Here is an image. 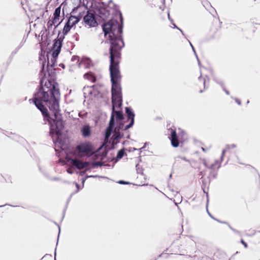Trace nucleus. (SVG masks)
Here are the masks:
<instances>
[{"instance_id": "1", "label": "nucleus", "mask_w": 260, "mask_h": 260, "mask_svg": "<svg viewBox=\"0 0 260 260\" xmlns=\"http://www.w3.org/2000/svg\"><path fill=\"white\" fill-rule=\"evenodd\" d=\"M44 64L43 63L40 75L38 90L34 94L32 101L36 107L41 112L44 120L49 125V135L55 144L57 152V144L62 145L60 138L63 128L62 116L59 110L60 94L58 84L55 81L56 77L54 67L47 66V74L44 73Z\"/></svg>"}, {"instance_id": "2", "label": "nucleus", "mask_w": 260, "mask_h": 260, "mask_svg": "<svg viewBox=\"0 0 260 260\" xmlns=\"http://www.w3.org/2000/svg\"><path fill=\"white\" fill-rule=\"evenodd\" d=\"M120 23L117 20L111 19L102 25L103 31L105 36L108 35L110 47L113 50H121L124 43L122 38L123 29V17L122 13L119 12Z\"/></svg>"}, {"instance_id": "3", "label": "nucleus", "mask_w": 260, "mask_h": 260, "mask_svg": "<svg viewBox=\"0 0 260 260\" xmlns=\"http://www.w3.org/2000/svg\"><path fill=\"white\" fill-rule=\"evenodd\" d=\"M112 47L110 51V65L109 67L112 87L121 86L119 83L120 78L118 59L121 55V50H113Z\"/></svg>"}, {"instance_id": "4", "label": "nucleus", "mask_w": 260, "mask_h": 260, "mask_svg": "<svg viewBox=\"0 0 260 260\" xmlns=\"http://www.w3.org/2000/svg\"><path fill=\"white\" fill-rule=\"evenodd\" d=\"M66 160L67 163L71 165L72 167H75L79 170H81L83 169L84 168H87L86 170H89L92 169H94L96 167H101L104 165V162L101 161L90 164L88 162H84L77 158H72L68 156L66 157Z\"/></svg>"}, {"instance_id": "5", "label": "nucleus", "mask_w": 260, "mask_h": 260, "mask_svg": "<svg viewBox=\"0 0 260 260\" xmlns=\"http://www.w3.org/2000/svg\"><path fill=\"white\" fill-rule=\"evenodd\" d=\"M236 147V145L234 144H232L231 145H226L225 146V148L222 150L221 155L220 156V160H215V162L213 164L211 165H209L206 160H203V164L207 168L211 170L209 177L210 178L212 177L213 178H216L217 176V172L215 171V168L218 170L221 166V163L223 161V157L224 156L225 153L229 149L235 148Z\"/></svg>"}, {"instance_id": "6", "label": "nucleus", "mask_w": 260, "mask_h": 260, "mask_svg": "<svg viewBox=\"0 0 260 260\" xmlns=\"http://www.w3.org/2000/svg\"><path fill=\"white\" fill-rule=\"evenodd\" d=\"M115 119L116 120L117 122L121 121L124 119V115L122 111H116L115 110V108H112V113L109 125L105 132V139H108L113 131L115 126Z\"/></svg>"}, {"instance_id": "7", "label": "nucleus", "mask_w": 260, "mask_h": 260, "mask_svg": "<svg viewBox=\"0 0 260 260\" xmlns=\"http://www.w3.org/2000/svg\"><path fill=\"white\" fill-rule=\"evenodd\" d=\"M112 108H120L122 105L121 86L112 87Z\"/></svg>"}, {"instance_id": "8", "label": "nucleus", "mask_w": 260, "mask_h": 260, "mask_svg": "<svg viewBox=\"0 0 260 260\" xmlns=\"http://www.w3.org/2000/svg\"><path fill=\"white\" fill-rule=\"evenodd\" d=\"M83 22L85 26H87L89 28L96 27L98 25L94 13L90 11H87L83 17Z\"/></svg>"}, {"instance_id": "9", "label": "nucleus", "mask_w": 260, "mask_h": 260, "mask_svg": "<svg viewBox=\"0 0 260 260\" xmlns=\"http://www.w3.org/2000/svg\"><path fill=\"white\" fill-rule=\"evenodd\" d=\"M92 147L90 143H85L79 144L76 146V151L79 157H82L84 154L91 153Z\"/></svg>"}, {"instance_id": "10", "label": "nucleus", "mask_w": 260, "mask_h": 260, "mask_svg": "<svg viewBox=\"0 0 260 260\" xmlns=\"http://www.w3.org/2000/svg\"><path fill=\"white\" fill-rule=\"evenodd\" d=\"M125 111L127 117L126 121H129V124L125 125L124 128V130H127L133 126L135 122V114L131 107H126L125 108Z\"/></svg>"}, {"instance_id": "11", "label": "nucleus", "mask_w": 260, "mask_h": 260, "mask_svg": "<svg viewBox=\"0 0 260 260\" xmlns=\"http://www.w3.org/2000/svg\"><path fill=\"white\" fill-rule=\"evenodd\" d=\"M64 39V37H60L57 40H55L54 41V43L53 45V51L52 53V55L54 57H58V54L60 52V50L62 47V42L63 39Z\"/></svg>"}, {"instance_id": "12", "label": "nucleus", "mask_w": 260, "mask_h": 260, "mask_svg": "<svg viewBox=\"0 0 260 260\" xmlns=\"http://www.w3.org/2000/svg\"><path fill=\"white\" fill-rule=\"evenodd\" d=\"M170 139L171 140V144L174 147H177L179 146V141L178 139L177 134L175 130L172 129Z\"/></svg>"}, {"instance_id": "13", "label": "nucleus", "mask_w": 260, "mask_h": 260, "mask_svg": "<svg viewBox=\"0 0 260 260\" xmlns=\"http://www.w3.org/2000/svg\"><path fill=\"white\" fill-rule=\"evenodd\" d=\"M206 78H207V79L205 77H202V74L198 78L199 81L203 84L204 88V90L201 89L200 90V93L203 92L205 90V89L208 88V85L207 86L206 85V83H207V82H209V78L207 76H206Z\"/></svg>"}, {"instance_id": "14", "label": "nucleus", "mask_w": 260, "mask_h": 260, "mask_svg": "<svg viewBox=\"0 0 260 260\" xmlns=\"http://www.w3.org/2000/svg\"><path fill=\"white\" fill-rule=\"evenodd\" d=\"M81 132L84 137H88L91 134L90 128L88 125H84L81 128Z\"/></svg>"}, {"instance_id": "15", "label": "nucleus", "mask_w": 260, "mask_h": 260, "mask_svg": "<svg viewBox=\"0 0 260 260\" xmlns=\"http://www.w3.org/2000/svg\"><path fill=\"white\" fill-rule=\"evenodd\" d=\"M84 77L85 79L91 81L92 83L95 82L96 80L95 75L91 72L86 73L84 75Z\"/></svg>"}, {"instance_id": "16", "label": "nucleus", "mask_w": 260, "mask_h": 260, "mask_svg": "<svg viewBox=\"0 0 260 260\" xmlns=\"http://www.w3.org/2000/svg\"><path fill=\"white\" fill-rule=\"evenodd\" d=\"M100 17L103 19L108 17L110 15V12L106 8H101L99 10V12Z\"/></svg>"}, {"instance_id": "17", "label": "nucleus", "mask_w": 260, "mask_h": 260, "mask_svg": "<svg viewBox=\"0 0 260 260\" xmlns=\"http://www.w3.org/2000/svg\"><path fill=\"white\" fill-rule=\"evenodd\" d=\"M114 132V134L112 136L113 141L114 143L116 141V143H117L118 141L123 137V135H122L119 131H115L114 130L112 132Z\"/></svg>"}, {"instance_id": "18", "label": "nucleus", "mask_w": 260, "mask_h": 260, "mask_svg": "<svg viewBox=\"0 0 260 260\" xmlns=\"http://www.w3.org/2000/svg\"><path fill=\"white\" fill-rule=\"evenodd\" d=\"M91 64V61L89 58L83 59L79 64V66H84L86 68H89Z\"/></svg>"}, {"instance_id": "19", "label": "nucleus", "mask_w": 260, "mask_h": 260, "mask_svg": "<svg viewBox=\"0 0 260 260\" xmlns=\"http://www.w3.org/2000/svg\"><path fill=\"white\" fill-rule=\"evenodd\" d=\"M72 27V25L71 24H70V21H68L66 23L63 28L62 33L63 35H67L70 31Z\"/></svg>"}, {"instance_id": "20", "label": "nucleus", "mask_w": 260, "mask_h": 260, "mask_svg": "<svg viewBox=\"0 0 260 260\" xmlns=\"http://www.w3.org/2000/svg\"><path fill=\"white\" fill-rule=\"evenodd\" d=\"M80 20V18L79 17L71 16L68 19V21H70V24H71L72 26L77 24Z\"/></svg>"}, {"instance_id": "21", "label": "nucleus", "mask_w": 260, "mask_h": 260, "mask_svg": "<svg viewBox=\"0 0 260 260\" xmlns=\"http://www.w3.org/2000/svg\"><path fill=\"white\" fill-rule=\"evenodd\" d=\"M125 126H124V123H122L121 122V121L117 122V125H115V126H114L113 131L114 130L115 131H119V132H120V130H124V131H125L124 129Z\"/></svg>"}, {"instance_id": "22", "label": "nucleus", "mask_w": 260, "mask_h": 260, "mask_svg": "<svg viewBox=\"0 0 260 260\" xmlns=\"http://www.w3.org/2000/svg\"><path fill=\"white\" fill-rule=\"evenodd\" d=\"M57 57H54L52 55V58L50 59V60H49L48 58L47 66H49L52 67H54L56 62Z\"/></svg>"}, {"instance_id": "23", "label": "nucleus", "mask_w": 260, "mask_h": 260, "mask_svg": "<svg viewBox=\"0 0 260 260\" xmlns=\"http://www.w3.org/2000/svg\"><path fill=\"white\" fill-rule=\"evenodd\" d=\"M24 42H25V41H22L20 42L19 45L12 52V53L11 55V56L13 57L14 55H15L17 53V52L19 51V50L23 46Z\"/></svg>"}, {"instance_id": "24", "label": "nucleus", "mask_w": 260, "mask_h": 260, "mask_svg": "<svg viewBox=\"0 0 260 260\" xmlns=\"http://www.w3.org/2000/svg\"><path fill=\"white\" fill-rule=\"evenodd\" d=\"M60 11H61V7L60 6L56 8L55 9L54 12L53 13V17H55V18H59L60 17Z\"/></svg>"}, {"instance_id": "25", "label": "nucleus", "mask_w": 260, "mask_h": 260, "mask_svg": "<svg viewBox=\"0 0 260 260\" xmlns=\"http://www.w3.org/2000/svg\"><path fill=\"white\" fill-rule=\"evenodd\" d=\"M124 154H125V152H124V149L123 148V149H121L118 151L117 156H116V158L117 159H120L123 157Z\"/></svg>"}, {"instance_id": "26", "label": "nucleus", "mask_w": 260, "mask_h": 260, "mask_svg": "<svg viewBox=\"0 0 260 260\" xmlns=\"http://www.w3.org/2000/svg\"><path fill=\"white\" fill-rule=\"evenodd\" d=\"M213 80L217 84L220 85L222 87L224 86V82L221 79L218 78L217 77H214Z\"/></svg>"}, {"instance_id": "27", "label": "nucleus", "mask_w": 260, "mask_h": 260, "mask_svg": "<svg viewBox=\"0 0 260 260\" xmlns=\"http://www.w3.org/2000/svg\"><path fill=\"white\" fill-rule=\"evenodd\" d=\"M136 168L138 174H143V169L138 164L136 165Z\"/></svg>"}, {"instance_id": "28", "label": "nucleus", "mask_w": 260, "mask_h": 260, "mask_svg": "<svg viewBox=\"0 0 260 260\" xmlns=\"http://www.w3.org/2000/svg\"><path fill=\"white\" fill-rule=\"evenodd\" d=\"M96 177H101V178H106V177H104V176H98V175H90V176H87L86 178H84L82 180V183L83 184H84L85 181V180L86 178H96Z\"/></svg>"}, {"instance_id": "29", "label": "nucleus", "mask_w": 260, "mask_h": 260, "mask_svg": "<svg viewBox=\"0 0 260 260\" xmlns=\"http://www.w3.org/2000/svg\"><path fill=\"white\" fill-rule=\"evenodd\" d=\"M188 42L189 43V44H190V46L191 47V48H192V50H193V51L194 52V54H195V55H196V56L197 57V59L198 61V64H199V66H200V61L199 59V58L198 57V55H197V54L196 53V50L194 49V48L193 46V45H192V44L191 43V42L189 41H188Z\"/></svg>"}, {"instance_id": "30", "label": "nucleus", "mask_w": 260, "mask_h": 260, "mask_svg": "<svg viewBox=\"0 0 260 260\" xmlns=\"http://www.w3.org/2000/svg\"><path fill=\"white\" fill-rule=\"evenodd\" d=\"M53 25H54V22H52L51 20L48 21V22H47V29L49 31H50Z\"/></svg>"}, {"instance_id": "31", "label": "nucleus", "mask_w": 260, "mask_h": 260, "mask_svg": "<svg viewBox=\"0 0 260 260\" xmlns=\"http://www.w3.org/2000/svg\"><path fill=\"white\" fill-rule=\"evenodd\" d=\"M59 18H55V17H53V20H51L52 22H54V29H55L59 24V23L57 25H55V24L59 21Z\"/></svg>"}, {"instance_id": "32", "label": "nucleus", "mask_w": 260, "mask_h": 260, "mask_svg": "<svg viewBox=\"0 0 260 260\" xmlns=\"http://www.w3.org/2000/svg\"><path fill=\"white\" fill-rule=\"evenodd\" d=\"M180 160H184L186 162H189V160H187L185 157L178 156L176 158V161H180Z\"/></svg>"}, {"instance_id": "33", "label": "nucleus", "mask_w": 260, "mask_h": 260, "mask_svg": "<svg viewBox=\"0 0 260 260\" xmlns=\"http://www.w3.org/2000/svg\"><path fill=\"white\" fill-rule=\"evenodd\" d=\"M172 24H173V27L174 28H177V29H178V30H179L181 31V34H182V35H183L184 36H185V35H184V34L183 31H182V30L181 29H180V28L178 27L177 26V25H176L174 23H172Z\"/></svg>"}, {"instance_id": "34", "label": "nucleus", "mask_w": 260, "mask_h": 260, "mask_svg": "<svg viewBox=\"0 0 260 260\" xmlns=\"http://www.w3.org/2000/svg\"><path fill=\"white\" fill-rule=\"evenodd\" d=\"M118 183L120 184H130L131 183L129 182L125 181L123 180H119Z\"/></svg>"}, {"instance_id": "35", "label": "nucleus", "mask_w": 260, "mask_h": 260, "mask_svg": "<svg viewBox=\"0 0 260 260\" xmlns=\"http://www.w3.org/2000/svg\"><path fill=\"white\" fill-rule=\"evenodd\" d=\"M67 171L68 173L69 174H73V169L71 168H69L67 170Z\"/></svg>"}, {"instance_id": "36", "label": "nucleus", "mask_w": 260, "mask_h": 260, "mask_svg": "<svg viewBox=\"0 0 260 260\" xmlns=\"http://www.w3.org/2000/svg\"><path fill=\"white\" fill-rule=\"evenodd\" d=\"M241 243L244 245L245 248H247L248 245L242 239L241 240Z\"/></svg>"}, {"instance_id": "37", "label": "nucleus", "mask_w": 260, "mask_h": 260, "mask_svg": "<svg viewBox=\"0 0 260 260\" xmlns=\"http://www.w3.org/2000/svg\"><path fill=\"white\" fill-rule=\"evenodd\" d=\"M235 102L239 105H241V101L239 99H237V98H235Z\"/></svg>"}, {"instance_id": "38", "label": "nucleus", "mask_w": 260, "mask_h": 260, "mask_svg": "<svg viewBox=\"0 0 260 260\" xmlns=\"http://www.w3.org/2000/svg\"><path fill=\"white\" fill-rule=\"evenodd\" d=\"M229 227H230V229H231L233 232H234L235 233H237V234H239V233H240L239 231H238L237 230H235V229H233V228L232 227H231V226H230V225H229Z\"/></svg>"}, {"instance_id": "39", "label": "nucleus", "mask_w": 260, "mask_h": 260, "mask_svg": "<svg viewBox=\"0 0 260 260\" xmlns=\"http://www.w3.org/2000/svg\"><path fill=\"white\" fill-rule=\"evenodd\" d=\"M229 227H230V229H231L233 232H234L235 233H237V234H239V233H240L239 231H238L237 230H235V229H233V228L232 227H231V226H230V225H229Z\"/></svg>"}, {"instance_id": "40", "label": "nucleus", "mask_w": 260, "mask_h": 260, "mask_svg": "<svg viewBox=\"0 0 260 260\" xmlns=\"http://www.w3.org/2000/svg\"><path fill=\"white\" fill-rule=\"evenodd\" d=\"M222 88L223 91L225 92V93L228 95H229V94H230L229 91L228 90H227L226 89H225V88H224V86Z\"/></svg>"}, {"instance_id": "41", "label": "nucleus", "mask_w": 260, "mask_h": 260, "mask_svg": "<svg viewBox=\"0 0 260 260\" xmlns=\"http://www.w3.org/2000/svg\"><path fill=\"white\" fill-rule=\"evenodd\" d=\"M91 87H92L93 88L94 90H96L97 91H98V85H93L91 86Z\"/></svg>"}, {"instance_id": "42", "label": "nucleus", "mask_w": 260, "mask_h": 260, "mask_svg": "<svg viewBox=\"0 0 260 260\" xmlns=\"http://www.w3.org/2000/svg\"><path fill=\"white\" fill-rule=\"evenodd\" d=\"M75 185H76V186L77 189V191H76V192H78L79 189V185L77 183H76V182H75Z\"/></svg>"}, {"instance_id": "43", "label": "nucleus", "mask_w": 260, "mask_h": 260, "mask_svg": "<svg viewBox=\"0 0 260 260\" xmlns=\"http://www.w3.org/2000/svg\"><path fill=\"white\" fill-rule=\"evenodd\" d=\"M146 145H147V143H145L144 144V146H143V147H142V148H140V149H139V150H140V152H142V149H144L145 148V147H146Z\"/></svg>"}, {"instance_id": "44", "label": "nucleus", "mask_w": 260, "mask_h": 260, "mask_svg": "<svg viewBox=\"0 0 260 260\" xmlns=\"http://www.w3.org/2000/svg\"><path fill=\"white\" fill-rule=\"evenodd\" d=\"M84 169H85V170L84 171H83V172H81V175H82H82H83L84 174V173H85L86 171H88V170H86L87 168H84Z\"/></svg>"}, {"instance_id": "45", "label": "nucleus", "mask_w": 260, "mask_h": 260, "mask_svg": "<svg viewBox=\"0 0 260 260\" xmlns=\"http://www.w3.org/2000/svg\"><path fill=\"white\" fill-rule=\"evenodd\" d=\"M79 117H82V118H83V114H82L81 112H79Z\"/></svg>"}, {"instance_id": "46", "label": "nucleus", "mask_w": 260, "mask_h": 260, "mask_svg": "<svg viewBox=\"0 0 260 260\" xmlns=\"http://www.w3.org/2000/svg\"><path fill=\"white\" fill-rule=\"evenodd\" d=\"M168 18H169V19L171 22H173V20H172V19H171V18H170V14H169V13H168Z\"/></svg>"}, {"instance_id": "47", "label": "nucleus", "mask_w": 260, "mask_h": 260, "mask_svg": "<svg viewBox=\"0 0 260 260\" xmlns=\"http://www.w3.org/2000/svg\"><path fill=\"white\" fill-rule=\"evenodd\" d=\"M208 213L212 218L215 219V218L212 216V214H211L208 211Z\"/></svg>"}, {"instance_id": "48", "label": "nucleus", "mask_w": 260, "mask_h": 260, "mask_svg": "<svg viewBox=\"0 0 260 260\" xmlns=\"http://www.w3.org/2000/svg\"><path fill=\"white\" fill-rule=\"evenodd\" d=\"M56 249H55V252H54V260H56Z\"/></svg>"}, {"instance_id": "49", "label": "nucleus", "mask_w": 260, "mask_h": 260, "mask_svg": "<svg viewBox=\"0 0 260 260\" xmlns=\"http://www.w3.org/2000/svg\"><path fill=\"white\" fill-rule=\"evenodd\" d=\"M200 175H202V176H204L205 174H203V172H200Z\"/></svg>"}, {"instance_id": "50", "label": "nucleus", "mask_w": 260, "mask_h": 260, "mask_svg": "<svg viewBox=\"0 0 260 260\" xmlns=\"http://www.w3.org/2000/svg\"><path fill=\"white\" fill-rule=\"evenodd\" d=\"M59 66H60V67H62V68H64V64H60L59 65Z\"/></svg>"}, {"instance_id": "51", "label": "nucleus", "mask_w": 260, "mask_h": 260, "mask_svg": "<svg viewBox=\"0 0 260 260\" xmlns=\"http://www.w3.org/2000/svg\"><path fill=\"white\" fill-rule=\"evenodd\" d=\"M6 205H9V204H5L4 205H1V206H0V207H4V206H6Z\"/></svg>"}, {"instance_id": "52", "label": "nucleus", "mask_w": 260, "mask_h": 260, "mask_svg": "<svg viewBox=\"0 0 260 260\" xmlns=\"http://www.w3.org/2000/svg\"><path fill=\"white\" fill-rule=\"evenodd\" d=\"M58 228H59V234H58V235H59L60 229L59 227H58ZM58 237H59V236H58Z\"/></svg>"}, {"instance_id": "53", "label": "nucleus", "mask_w": 260, "mask_h": 260, "mask_svg": "<svg viewBox=\"0 0 260 260\" xmlns=\"http://www.w3.org/2000/svg\"><path fill=\"white\" fill-rule=\"evenodd\" d=\"M129 137H130V136L128 135L126 137V138H127V139H129Z\"/></svg>"}, {"instance_id": "54", "label": "nucleus", "mask_w": 260, "mask_h": 260, "mask_svg": "<svg viewBox=\"0 0 260 260\" xmlns=\"http://www.w3.org/2000/svg\"><path fill=\"white\" fill-rule=\"evenodd\" d=\"M217 221L221 222V221H219V220H217ZM221 223H225L224 222H221Z\"/></svg>"}, {"instance_id": "55", "label": "nucleus", "mask_w": 260, "mask_h": 260, "mask_svg": "<svg viewBox=\"0 0 260 260\" xmlns=\"http://www.w3.org/2000/svg\"><path fill=\"white\" fill-rule=\"evenodd\" d=\"M202 149L203 150V151H205V149L203 147L202 148Z\"/></svg>"}, {"instance_id": "56", "label": "nucleus", "mask_w": 260, "mask_h": 260, "mask_svg": "<svg viewBox=\"0 0 260 260\" xmlns=\"http://www.w3.org/2000/svg\"><path fill=\"white\" fill-rule=\"evenodd\" d=\"M171 177H172V174H170V178H171Z\"/></svg>"}]
</instances>
